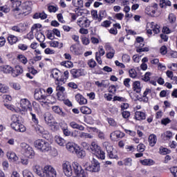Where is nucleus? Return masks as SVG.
Listing matches in <instances>:
<instances>
[{"label":"nucleus","instance_id":"nucleus-1","mask_svg":"<svg viewBox=\"0 0 177 177\" xmlns=\"http://www.w3.org/2000/svg\"><path fill=\"white\" fill-rule=\"evenodd\" d=\"M33 171L40 177H56L57 173L55 168L50 165H46L44 168L36 165L33 166Z\"/></svg>","mask_w":177,"mask_h":177},{"label":"nucleus","instance_id":"nucleus-2","mask_svg":"<svg viewBox=\"0 0 177 177\" xmlns=\"http://www.w3.org/2000/svg\"><path fill=\"white\" fill-rule=\"evenodd\" d=\"M35 147L40 150V151H43L44 153H46V151H50L52 150V147L49 142H46L45 140L39 139L35 141L34 142Z\"/></svg>","mask_w":177,"mask_h":177},{"label":"nucleus","instance_id":"nucleus-3","mask_svg":"<svg viewBox=\"0 0 177 177\" xmlns=\"http://www.w3.org/2000/svg\"><path fill=\"white\" fill-rule=\"evenodd\" d=\"M90 149L95 156L101 160H104L106 156L104 151H102L100 146H99L95 142H92L90 145Z\"/></svg>","mask_w":177,"mask_h":177},{"label":"nucleus","instance_id":"nucleus-4","mask_svg":"<svg viewBox=\"0 0 177 177\" xmlns=\"http://www.w3.org/2000/svg\"><path fill=\"white\" fill-rule=\"evenodd\" d=\"M84 167L85 170L88 171V172H99V171H100V163L99 161H97V160L95 159V158H93L91 165L86 162L84 165Z\"/></svg>","mask_w":177,"mask_h":177},{"label":"nucleus","instance_id":"nucleus-5","mask_svg":"<svg viewBox=\"0 0 177 177\" xmlns=\"http://www.w3.org/2000/svg\"><path fill=\"white\" fill-rule=\"evenodd\" d=\"M21 151L25 157H27L28 158H34V156H35V152H34V150L31 147L28 145V144L26 142H22L21 144Z\"/></svg>","mask_w":177,"mask_h":177},{"label":"nucleus","instance_id":"nucleus-6","mask_svg":"<svg viewBox=\"0 0 177 177\" xmlns=\"http://www.w3.org/2000/svg\"><path fill=\"white\" fill-rule=\"evenodd\" d=\"M152 31H153L154 34H158L160 32V26L154 22H148L147 24V32L151 35L153 34Z\"/></svg>","mask_w":177,"mask_h":177},{"label":"nucleus","instance_id":"nucleus-7","mask_svg":"<svg viewBox=\"0 0 177 177\" xmlns=\"http://www.w3.org/2000/svg\"><path fill=\"white\" fill-rule=\"evenodd\" d=\"M103 146L104 147H105L107 153H108V156H109L110 158H117V151L114 149H113V146H111V145H110V142H104L103 143Z\"/></svg>","mask_w":177,"mask_h":177},{"label":"nucleus","instance_id":"nucleus-8","mask_svg":"<svg viewBox=\"0 0 177 177\" xmlns=\"http://www.w3.org/2000/svg\"><path fill=\"white\" fill-rule=\"evenodd\" d=\"M31 6H32V2L31 1H26L22 4V10L19 12V15H24V16H27V15H30L31 13Z\"/></svg>","mask_w":177,"mask_h":177},{"label":"nucleus","instance_id":"nucleus-9","mask_svg":"<svg viewBox=\"0 0 177 177\" xmlns=\"http://www.w3.org/2000/svg\"><path fill=\"white\" fill-rule=\"evenodd\" d=\"M20 105L22 109V111H32V105L31 102L27 99H22L20 101Z\"/></svg>","mask_w":177,"mask_h":177},{"label":"nucleus","instance_id":"nucleus-10","mask_svg":"<svg viewBox=\"0 0 177 177\" xmlns=\"http://www.w3.org/2000/svg\"><path fill=\"white\" fill-rule=\"evenodd\" d=\"M62 168L66 176H71L73 175V167L70 162H65L62 165Z\"/></svg>","mask_w":177,"mask_h":177},{"label":"nucleus","instance_id":"nucleus-11","mask_svg":"<svg viewBox=\"0 0 177 177\" xmlns=\"http://www.w3.org/2000/svg\"><path fill=\"white\" fill-rule=\"evenodd\" d=\"M11 128L14 129V131H16L17 132H26V126L21 124L20 122H18L17 123H11Z\"/></svg>","mask_w":177,"mask_h":177},{"label":"nucleus","instance_id":"nucleus-12","mask_svg":"<svg viewBox=\"0 0 177 177\" xmlns=\"http://www.w3.org/2000/svg\"><path fill=\"white\" fill-rule=\"evenodd\" d=\"M77 24L81 28H88L91 26V21L87 18H80L77 21Z\"/></svg>","mask_w":177,"mask_h":177},{"label":"nucleus","instance_id":"nucleus-13","mask_svg":"<svg viewBox=\"0 0 177 177\" xmlns=\"http://www.w3.org/2000/svg\"><path fill=\"white\" fill-rule=\"evenodd\" d=\"M42 91L43 92H45L44 90H42L41 88H37L35 90L34 97L36 100H38L39 102H40V103H42L44 100V97H45V95L42 94Z\"/></svg>","mask_w":177,"mask_h":177},{"label":"nucleus","instance_id":"nucleus-14","mask_svg":"<svg viewBox=\"0 0 177 177\" xmlns=\"http://www.w3.org/2000/svg\"><path fill=\"white\" fill-rule=\"evenodd\" d=\"M41 103H43V104H46V106H48V104H53V103H56V98L52 95H44Z\"/></svg>","mask_w":177,"mask_h":177},{"label":"nucleus","instance_id":"nucleus-15","mask_svg":"<svg viewBox=\"0 0 177 177\" xmlns=\"http://www.w3.org/2000/svg\"><path fill=\"white\" fill-rule=\"evenodd\" d=\"M44 117L46 124H47V125H49L50 127H52V125H53V116L52 115V114H50V113L49 112H46L44 115Z\"/></svg>","mask_w":177,"mask_h":177},{"label":"nucleus","instance_id":"nucleus-16","mask_svg":"<svg viewBox=\"0 0 177 177\" xmlns=\"http://www.w3.org/2000/svg\"><path fill=\"white\" fill-rule=\"evenodd\" d=\"M105 50L108 52L106 53L107 59H113V57H114V55H115V50L111 48L110 45L105 46Z\"/></svg>","mask_w":177,"mask_h":177},{"label":"nucleus","instance_id":"nucleus-17","mask_svg":"<svg viewBox=\"0 0 177 177\" xmlns=\"http://www.w3.org/2000/svg\"><path fill=\"white\" fill-rule=\"evenodd\" d=\"M55 84H56V85H57L56 87V91L57 92V96L58 99H60L62 95H63L64 93L66 88L64 86H61L60 83H59V82H55Z\"/></svg>","mask_w":177,"mask_h":177},{"label":"nucleus","instance_id":"nucleus-18","mask_svg":"<svg viewBox=\"0 0 177 177\" xmlns=\"http://www.w3.org/2000/svg\"><path fill=\"white\" fill-rule=\"evenodd\" d=\"M66 147L67 150H68V151H70L71 153H75V151H77V149H78V147H77V145H75V143H74L73 142H68L66 145Z\"/></svg>","mask_w":177,"mask_h":177},{"label":"nucleus","instance_id":"nucleus-19","mask_svg":"<svg viewBox=\"0 0 177 177\" xmlns=\"http://www.w3.org/2000/svg\"><path fill=\"white\" fill-rule=\"evenodd\" d=\"M20 6H21V1H12V12H15V13H20Z\"/></svg>","mask_w":177,"mask_h":177},{"label":"nucleus","instance_id":"nucleus-20","mask_svg":"<svg viewBox=\"0 0 177 177\" xmlns=\"http://www.w3.org/2000/svg\"><path fill=\"white\" fill-rule=\"evenodd\" d=\"M12 71L13 68L9 65H3L0 66V72L4 73V74H10Z\"/></svg>","mask_w":177,"mask_h":177},{"label":"nucleus","instance_id":"nucleus-21","mask_svg":"<svg viewBox=\"0 0 177 177\" xmlns=\"http://www.w3.org/2000/svg\"><path fill=\"white\" fill-rule=\"evenodd\" d=\"M23 67L21 66H16L15 69H13L12 75V77H19L21 74H23Z\"/></svg>","mask_w":177,"mask_h":177},{"label":"nucleus","instance_id":"nucleus-22","mask_svg":"<svg viewBox=\"0 0 177 177\" xmlns=\"http://www.w3.org/2000/svg\"><path fill=\"white\" fill-rule=\"evenodd\" d=\"M148 142L151 147H154V146H156V143H157V136H156V134H151L149 136Z\"/></svg>","mask_w":177,"mask_h":177},{"label":"nucleus","instance_id":"nucleus-23","mask_svg":"<svg viewBox=\"0 0 177 177\" xmlns=\"http://www.w3.org/2000/svg\"><path fill=\"white\" fill-rule=\"evenodd\" d=\"M73 168L75 175H78L84 171L81 165L77 162L73 163Z\"/></svg>","mask_w":177,"mask_h":177},{"label":"nucleus","instance_id":"nucleus-24","mask_svg":"<svg viewBox=\"0 0 177 177\" xmlns=\"http://www.w3.org/2000/svg\"><path fill=\"white\" fill-rule=\"evenodd\" d=\"M112 140H117V139H120V138H122L124 134L120 131H115L111 133L110 135Z\"/></svg>","mask_w":177,"mask_h":177},{"label":"nucleus","instance_id":"nucleus-25","mask_svg":"<svg viewBox=\"0 0 177 177\" xmlns=\"http://www.w3.org/2000/svg\"><path fill=\"white\" fill-rule=\"evenodd\" d=\"M75 99L77 102L79 103V104H86L88 103V100L84 96L81 94H77L75 95Z\"/></svg>","mask_w":177,"mask_h":177},{"label":"nucleus","instance_id":"nucleus-26","mask_svg":"<svg viewBox=\"0 0 177 177\" xmlns=\"http://www.w3.org/2000/svg\"><path fill=\"white\" fill-rule=\"evenodd\" d=\"M135 120L138 121H142V120H146V113L142 111H136L135 113Z\"/></svg>","mask_w":177,"mask_h":177},{"label":"nucleus","instance_id":"nucleus-27","mask_svg":"<svg viewBox=\"0 0 177 177\" xmlns=\"http://www.w3.org/2000/svg\"><path fill=\"white\" fill-rule=\"evenodd\" d=\"M133 89L136 93H140L142 91V86H140V82L136 81L133 83Z\"/></svg>","mask_w":177,"mask_h":177},{"label":"nucleus","instance_id":"nucleus-28","mask_svg":"<svg viewBox=\"0 0 177 177\" xmlns=\"http://www.w3.org/2000/svg\"><path fill=\"white\" fill-rule=\"evenodd\" d=\"M51 75L56 80L55 82H59V76L62 75V72H60L57 68H54L51 71Z\"/></svg>","mask_w":177,"mask_h":177},{"label":"nucleus","instance_id":"nucleus-29","mask_svg":"<svg viewBox=\"0 0 177 177\" xmlns=\"http://www.w3.org/2000/svg\"><path fill=\"white\" fill-rule=\"evenodd\" d=\"M70 127L73 128V129H79V131H84L85 127L82 125L78 124V123L75 122H70Z\"/></svg>","mask_w":177,"mask_h":177},{"label":"nucleus","instance_id":"nucleus-30","mask_svg":"<svg viewBox=\"0 0 177 177\" xmlns=\"http://www.w3.org/2000/svg\"><path fill=\"white\" fill-rule=\"evenodd\" d=\"M151 92L150 88H146L145 91L143 93L142 98L138 99L140 102H144L145 103H147L149 102V98H147V95Z\"/></svg>","mask_w":177,"mask_h":177},{"label":"nucleus","instance_id":"nucleus-31","mask_svg":"<svg viewBox=\"0 0 177 177\" xmlns=\"http://www.w3.org/2000/svg\"><path fill=\"white\" fill-rule=\"evenodd\" d=\"M7 157L8 159H10V161H17L19 160V157L16 156V153L13 151H8L7 153Z\"/></svg>","mask_w":177,"mask_h":177},{"label":"nucleus","instance_id":"nucleus-32","mask_svg":"<svg viewBox=\"0 0 177 177\" xmlns=\"http://www.w3.org/2000/svg\"><path fill=\"white\" fill-rule=\"evenodd\" d=\"M79 137L80 139H93V135L86 132L80 131V133H79Z\"/></svg>","mask_w":177,"mask_h":177},{"label":"nucleus","instance_id":"nucleus-33","mask_svg":"<svg viewBox=\"0 0 177 177\" xmlns=\"http://www.w3.org/2000/svg\"><path fill=\"white\" fill-rule=\"evenodd\" d=\"M55 142L59 145V146L63 147L64 145H66V140L59 136H56L55 137Z\"/></svg>","mask_w":177,"mask_h":177},{"label":"nucleus","instance_id":"nucleus-34","mask_svg":"<svg viewBox=\"0 0 177 177\" xmlns=\"http://www.w3.org/2000/svg\"><path fill=\"white\" fill-rule=\"evenodd\" d=\"M173 134L171 131H166L162 134V139L165 140H169V139L172 138Z\"/></svg>","mask_w":177,"mask_h":177},{"label":"nucleus","instance_id":"nucleus-35","mask_svg":"<svg viewBox=\"0 0 177 177\" xmlns=\"http://www.w3.org/2000/svg\"><path fill=\"white\" fill-rule=\"evenodd\" d=\"M75 154H77V156L79 158H84V157H85V156H86L85 151L80 149V147L77 148L76 151H75Z\"/></svg>","mask_w":177,"mask_h":177},{"label":"nucleus","instance_id":"nucleus-36","mask_svg":"<svg viewBox=\"0 0 177 177\" xmlns=\"http://www.w3.org/2000/svg\"><path fill=\"white\" fill-rule=\"evenodd\" d=\"M71 74H72L73 78H78V77H81L83 75L81 70L72 69L71 71Z\"/></svg>","mask_w":177,"mask_h":177},{"label":"nucleus","instance_id":"nucleus-37","mask_svg":"<svg viewBox=\"0 0 177 177\" xmlns=\"http://www.w3.org/2000/svg\"><path fill=\"white\" fill-rule=\"evenodd\" d=\"M8 41L10 45H13V44H16V42H17L18 39H17V37H16L15 35H9L8 37Z\"/></svg>","mask_w":177,"mask_h":177},{"label":"nucleus","instance_id":"nucleus-38","mask_svg":"<svg viewBox=\"0 0 177 177\" xmlns=\"http://www.w3.org/2000/svg\"><path fill=\"white\" fill-rule=\"evenodd\" d=\"M46 17H48V15L45 12H37L33 16V19H41V20H44Z\"/></svg>","mask_w":177,"mask_h":177},{"label":"nucleus","instance_id":"nucleus-39","mask_svg":"<svg viewBox=\"0 0 177 177\" xmlns=\"http://www.w3.org/2000/svg\"><path fill=\"white\" fill-rule=\"evenodd\" d=\"M52 110L53 111H54V113H56L59 115H62V117H64V115H66V114L63 111H62V109H60V107H59L58 106H52Z\"/></svg>","mask_w":177,"mask_h":177},{"label":"nucleus","instance_id":"nucleus-40","mask_svg":"<svg viewBox=\"0 0 177 177\" xmlns=\"http://www.w3.org/2000/svg\"><path fill=\"white\" fill-rule=\"evenodd\" d=\"M70 50L71 52H72V53H74V55H80V48L78 46H77L76 44H73L71 47H70Z\"/></svg>","mask_w":177,"mask_h":177},{"label":"nucleus","instance_id":"nucleus-41","mask_svg":"<svg viewBox=\"0 0 177 177\" xmlns=\"http://www.w3.org/2000/svg\"><path fill=\"white\" fill-rule=\"evenodd\" d=\"M72 5H73L75 8H82V6H84V1H82V0H73Z\"/></svg>","mask_w":177,"mask_h":177},{"label":"nucleus","instance_id":"nucleus-42","mask_svg":"<svg viewBox=\"0 0 177 177\" xmlns=\"http://www.w3.org/2000/svg\"><path fill=\"white\" fill-rule=\"evenodd\" d=\"M8 92H9V87L6 84L0 83V93H8Z\"/></svg>","mask_w":177,"mask_h":177},{"label":"nucleus","instance_id":"nucleus-43","mask_svg":"<svg viewBox=\"0 0 177 177\" xmlns=\"http://www.w3.org/2000/svg\"><path fill=\"white\" fill-rule=\"evenodd\" d=\"M145 13H147V15H149V16H154V15H156V10H153V8H151V6H147L145 8Z\"/></svg>","mask_w":177,"mask_h":177},{"label":"nucleus","instance_id":"nucleus-44","mask_svg":"<svg viewBox=\"0 0 177 177\" xmlns=\"http://www.w3.org/2000/svg\"><path fill=\"white\" fill-rule=\"evenodd\" d=\"M140 162L142 165H153L154 160L151 159H144L140 160Z\"/></svg>","mask_w":177,"mask_h":177},{"label":"nucleus","instance_id":"nucleus-45","mask_svg":"<svg viewBox=\"0 0 177 177\" xmlns=\"http://www.w3.org/2000/svg\"><path fill=\"white\" fill-rule=\"evenodd\" d=\"M80 111L82 114H91V113H92V110L89 107L85 106L81 107Z\"/></svg>","mask_w":177,"mask_h":177},{"label":"nucleus","instance_id":"nucleus-46","mask_svg":"<svg viewBox=\"0 0 177 177\" xmlns=\"http://www.w3.org/2000/svg\"><path fill=\"white\" fill-rule=\"evenodd\" d=\"M20 120H21V117L19 115H12L11 117V124H15L17 122H20Z\"/></svg>","mask_w":177,"mask_h":177},{"label":"nucleus","instance_id":"nucleus-47","mask_svg":"<svg viewBox=\"0 0 177 177\" xmlns=\"http://www.w3.org/2000/svg\"><path fill=\"white\" fill-rule=\"evenodd\" d=\"M18 60L21 62V63H23V64H27L28 60L27 59V57L24 56V55H19L17 57Z\"/></svg>","mask_w":177,"mask_h":177},{"label":"nucleus","instance_id":"nucleus-48","mask_svg":"<svg viewBox=\"0 0 177 177\" xmlns=\"http://www.w3.org/2000/svg\"><path fill=\"white\" fill-rule=\"evenodd\" d=\"M171 5L169 0H160V6L161 8H164V6H171Z\"/></svg>","mask_w":177,"mask_h":177},{"label":"nucleus","instance_id":"nucleus-49","mask_svg":"<svg viewBox=\"0 0 177 177\" xmlns=\"http://www.w3.org/2000/svg\"><path fill=\"white\" fill-rule=\"evenodd\" d=\"M129 75L131 78H136L138 77V72L134 68H131L129 71Z\"/></svg>","mask_w":177,"mask_h":177},{"label":"nucleus","instance_id":"nucleus-50","mask_svg":"<svg viewBox=\"0 0 177 177\" xmlns=\"http://www.w3.org/2000/svg\"><path fill=\"white\" fill-rule=\"evenodd\" d=\"M50 45L53 48H63V43H59V41H56L51 42Z\"/></svg>","mask_w":177,"mask_h":177},{"label":"nucleus","instance_id":"nucleus-51","mask_svg":"<svg viewBox=\"0 0 177 177\" xmlns=\"http://www.w3.org/2000/svg\"><path fill=\"white\" fill-rule=\"evenodd\" d=\"M124 165L126 167H132V158H127L123 160Z\"/></svg>","mask_w":177,"mask_h":177},{"label":"nucleus","instance_id":"nucleus-52","mask_svg":"<svg viewBox=\"0 0 177 177\" xmlns=\"http://www.w3.org/2000/svg\"><path fill=\"white\" fill-rule=\"evenodd\" d=\"M36 39L39 42H44V41H45V35H44L42 32L37 33Z\"/></svg>","mask_w":177,"mask_h":177},{"label":"nucleus","instance_id":"nucleus-53","mask_svg":"<svg viewBox=\"0 0 177 177\" xmlns=\"http://www.w3.org/2000/svg\"><path fill=\"white\" fill-rule=\"evenodd\" d=\"M144 41H145V39L142 37H138L136 38L137 44H140L139 45L140 48H143V46H145V43H143Z\"/></svg>","mask_w":177,"mask_h":177},{"label":"nucleus","instance_id":"nucleus-54","mask_svg":"<svg viewBox=\"0 0 177 177\" xmlns=\"http://www.w3.org/2000/svg\"><path fill=\"white\" fill-rule=\"evenodd\" d=\"M23 176L24 177H34V175L28 169H25L23 171Z\"/></svg>","mask_w":177,"mask_h":177},{"label":"nucleus","instance_id":"nucleus-55","mask_svg":"<svg viewBox=\"0 0 177 177\" xmlns=\"http://www.w3.org/2000/svg\"><path fill=\"white\" fill-rule=\"evenodd\" d=\"M88 65L89 67H91V68H95V67H96V62L93 59H89L88 62Z\"/></svg>","mask_w":177,"mask_h":177},{"label":"nucleus","instance_id":"nucleus-56","mask_svg":"<svg viewBox=\"0 0 177 177\" xmlns=\"http://www.w3.org/2000/svg\"><path fill=\"white\" fill-rule=\"evenodd\" d=\"M169 23H175L176 21V17L173 13L169 15Z\"/></svg>","mask_w":177,"mask_h":177},{"label":"nucleus","instance_id":"nucleus-57","mask_svg":"<svg viewBox=\"0 0 177 177\" xmlns=\"http://www.w3.org/2000/svg\"><path fill=\"white\" fill-rule=\"evenodd\" d=\"M106 16V11L105 10H101L100 11L99 13V17H98V21H102L103 17Z\"/></svg>","mask_w":177,"mask_h":177},{"label":"nucleus","instance_id":"nucleus-58","mask_svg":"<svg viewBox=\"0 0 177 177\" xmlns=\"http://www.w3.org/2000/svg\"><path fill=\"white\" fill-rule=\"evenodd\" d=\"M62 66H64V67H66V68H70L73 67V62L70 61H66L65 62H62Z\"/></svg>","mask_w":177,"mask_h":177},{"label":"nucleus","instance_id":"nucleus-59","mask_svg":"<svg viewBox=\"0 0 177 177\" xmlns=\"http://www.w3.org/2000/svg\"><path fill=\"white\" fill-rule=\"evenodd\" d=\"M160 152L161 154L165 155L171 153V151L167 148H160Z\"/></svg>","mask_w":177,"mask_h":177},{"label":"nucleus","instance_id":"nucleus-60","mask_svg":"<svg viewBox=\"0 0 177 177\" xmlns=\"http://www.w3.org/2000/svg\"><path fill=\"white\" fill-rule=\"evenodd\" d=\"M145 145L143 144H140L137 146V150L138 151H139L140 153H143V151H145Z\"/></svg>","mask_w":177,"mask_h":177},{"label":"nucleus","instance_id":"nucleus-61","mask_svg":"<svg viewBox=\"0 0 177 177\" xmlns=\"http://www.w3.org/2000/svg\"><path fill=\"white\" fill-rule=\"evenodd\" d=\"M136 52H138V53H140L142 52H149V48L147 47H145V48H137L136 49Z\"/></svg>","mask_w":177,"mask_h":177},{"label":"nucleus","instance_id":"nucleus-62","mask_svg":"<svg viewBox=\"0 0 177 177\" xmlns=\"http://www.w3.org/2000/svg\"><path fill=\"white\" fill-rule=\"evenodd\" d=\"M35 131L37 133H44L45 132L44 130V127L41 126H37L35 127Z\"/></svg>","mask_w":177,"mask_h":177},{"label":"nucleus","instance_id":"nucleus-63","mask_svg":"<svg viewBox=\"0 0 177 177\" xmlns=\"http://www.w3.org/2000/svg\"><path fill=\"white\" fill-rule=\"evenodd\" d=\"M48 11L50 12H57V7L55 6H49L48 7Z\"/></svg>","mask_w":177,"mask_h":177},{"label":"nucleus","instance_id":"nucleus-64","mask_svg":"<svg viewBox=\"0 0 177 177\" xmlns=\"http://www.w3.org/2000/svg\"><path fill=\"white\" fill-rule=\"evenodd\" d=\"M122 115L123 118H129V117H131V113L128 111H124L122 113Z\"/></svg>","mask_w":177,"mask_h":177}]
</instances>
